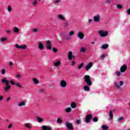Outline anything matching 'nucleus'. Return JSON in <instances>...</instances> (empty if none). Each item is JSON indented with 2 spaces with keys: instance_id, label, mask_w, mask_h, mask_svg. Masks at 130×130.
I'll return each mask as SVG.
<instances>
[{
  "instance_id": "nucleus-23",
  "label": "nucleus",
  "mask_w": 130,
  "mask_h": 130,
  "mask_svg": "<svg viewBox=\"0 0 130 130\" xmlns=\"http://www.w3.org/2000/svg\"><path fill=\"white\" fill-rule=\"evenodd\" d=\"M60 64V61L58 60L57 62H55L54 64V67H58Z\"/></svg>"
},
{
  "instance_id": "nucleus-11",
  "label": "nucleus",
  "mask_w": 130,
  "mask_h": 130,
  "mask_svg": "<svg viewBox=\"0 0 130 130\" xmlns=\"http://www.w3.org/2000/svg\"><path fill=\"white\" fill-rule=\"evenodd\" d=\"M62 38L63 39L69 40V39H70V37H69L68 34H66V32H62Z\"/></svg>"
},
{
  "instance_id": "nucleus-22",
  "label": "nucleus",
  "mask_w": 130,
  "mask_h": 130,
  "mask_svg": "<svg viewBox=\"0 0 130 130\" xmlns=\"http://www.w3.org/2000/svg\"><path fill=\"white\" fill-rule=\"evenodd\" d=\"M4 89L5 90V91H9V90H10V89H11V86L10 85H6V86L4 87Z\"/></svg>"
},
{
  "instance_id": "nucleus-45",
  "label": "nucleus",
  "mask_w": 130,
  "mask_h": 130,
  "mask_svg": "<svg viewBox=\"0 0 130 130\" xmlns=\"http://www.w3.org/2000/svg\"><path fill=\"white\" fill-rule=\"evenodd\" d=\"M53 52H57V49H56V48H53Z\"/></svg>"
},
{
  "instance_id": "nucleus-61",
  "label": "nucleus",
  "mask_w": 130,
  "mask_h": 130,
  "mask_svg": "<svg viewBox=\"0 0 130 130\" xmlns=\"http://www.w3.org/2000/svg\"><path fill=\"white\" fill-rule=\"evenodd\" d=\"M13 62L11 61L9 63V66H13Z\"/></svg>"
},
{
  "instance_id": "nucleus-62",
  "label": "nucleus",
  "mask_w": 130,
  "mask_h": 130,
  "mask_svg": "<svg viewBox=\"0 0 130 130\" xmlns=\"http://www.w3.org/2000/svg\"><path fill=\"white\" fill-rule=\"evenodd\" d=\"M10 99H11V98L9 96L7 99V101H10Z\"/></svg>"
},
{
  "instance_id": "nucleus-57",
  "label": "nucleus",
  "mask_w": 130,
  "mask_h": 130,
  "mask_svg": "<svg viewBox=\"0 0 130 130\" xmlns=\"http://www.w3.org/2000/svg\"><path fill=\"white\" fill-rule=\"evenodd\" d=\"M105 57V54H103L102 55V56L101 57V58H104Z\"/></svg>"
},
{
  "instance_id": "nucleus-53",
  "label": "nucleus",
  "mask_w": 130,
  "mask_h": 130,
  "mask_svg": "<svg viewBox=\"0 0 130 130\" xmlns=\"http://www.w3.org/2000/svg\"><path fill=\"white\" fill-rule=\"evenodd\" d=\"M64 26H69V23L66 21L64 23Z\"/></svg>"
},
{
  "instance_id": "nucleus-14",
  "label": "nucleus",
  "mask_w": 130,
  "mask_h": 130,
  "mask_svg": "<svg viewBox=\"0 0 130 130\" xmlns=\"http://www.w3.org/2000/svg\"><path fill=\"white\" fill-rule=\"evenodd\" d=\"M71 107L72 108L75 109L77 107V104L75 102H72L71 104Z\"/></svg>"
},
{
  "instance_id": "nucleus-4",
  "label": "nucleus",
  "mask_w": 130,
  "mask_h": 130,
  "mask_svg": "<svg viewBox=\"0 0 130 130\" xmlns=\"http://www.w3.org/2000/svg\"><path fill=\"white\" fill-rule=\"evenodd\" d=\"M91 119H92V115H87L86 117H85V122H86V123L90 122V121H91Z\"/></svg>"
},
{
  "instance_id": "nucleus-54",
  "label": "nucleus",
  "mask_w": 130,
  "mask_h": 130,
  "mask_svg": "<svg viewBox=\"0 0 130 130\" xmlns=\"http://www.w3.org/2000/svg\"><path fill=\"white\" fill-rule=\"evenodd\" d=\"M3 99H4V96L3 95L0 96V101H2Z\"/></svg>"
},
{
  "instance_id": "nucleus-28",
  "label": "nucleus",
  "mask_w": 130,
  "mask_h": 130,
  "mask_svg": "<svg viewBox=\"0 0 130 130\" xmlns=\"http://www.w3.org/2000/svg\"><path fill=\"white\" fill-rule=\"evenodd\" d=\"M109 115H110V117L111 119L113 118V113H112V111L111 110H110Z\"/></svg>"
},
{
  "instance_id": "nucleus-63",
  "label": "nucleus",
  "mask_w": 130,
  "mask_h": 130,
  "mask_svg": "<svg viewBox=\"0 0 130 130\" xmlns=\"http://www.w3.org/2000/svg\"><path fill=\"white\" fill-rule=\"evenodd\" d=\"M16 77H17V78H20V77H21V75H20V74H17V75H16Z\"/></svg>"
},
{
  "instance_id": "nucleus-40",
  "label": "nucleus",
  "mask_w": 130,
  "mask_h": 130,
  "mask_svg": "<svg viewBox=\"0 0 130 130\" xmlns=\"http://www.w3.org/2000/svg\"><path fill=\"white\" fill-rule=\"evenodd\" d=\"M7 39L6 38H2L1 40L2 42H4V41H6V40H7Z\"/></svg>"
},
{
  "instance_id": "nucleus-39",
  "label": "nucleus",
  "mask_w": 130,
  "mask_h": 130,
  "mask_svg": "<svg viewBox=\"0 0 130 130\" xmlns=\"http://www.w3.org/2000/svg\"><path fill=\"white\" fill-rule=\"evenodd\" d=\"M121 120H123V117L118 118V121H121Z\"/></svg>"
},
{
  "instance_id": "nucleus-48",
  "label": "nucleus",
  "mask_w": 130,
  "mask_h": 130,
  "mask_svg": "<svg viewBox=\"0 0 130 130\" xmlns=\"http://www.w3.org/2000/svg\"><path fill=\"white\" fill-rule=\"evenodd\" d=\"M115 86L118 88V89H120V86H119V84H115Z\"/></svg>"
},
{
  "instance_id": "nucleus-1",
  "label": "nucleus",
  "mask_w": 130,
  "mask_h": 130,
  "mask_svg": "<svg viewBox=\"0 0 130 130\" xmlns=\"http://www.w3.org/2000/svg\"><path fill=\"white\" fill-rule=\"evenodd\" d=\"M84 82L86 83L87 86H92V81H91V77L89 75H85L84 77Z\"/></svg>"
},
{
  "instance_id": "nucleus-13",
  "label": "nucleus",
  "mask_w": 130,
  "mask_h": 130,
  "mask_svg": "<svg viewBox=\"0 0 130 130\" xmlns=\"http://www.w3.org/2000/svg\"><path fill=\"white\" fill-rule=\"evenodd\" d=\"M73 56V52L70 51L68 53V59L69 60H72V56Z\"/></svg>"
},
{
  "instance_id": "nucleus-34",
  "label": "nucleus",
  "mask_w": 130,
  "mask_h": 130,
  "mask_svg": "<svg viewBox=\"0 0 130 130\" xmlns=\"http://www.w3.org/2000/svg\"><path fill=\"white\" fill-rule=\"evenodd\" d=\"M106 4H107V5H110L111 4V0H107Z\"/></svg>"
},
{
  "instance_id": "nucleus-9",
  "label": "nucleus",
  "mask_w": 130,
  "mask_h": 130,
  "mask_svg": "<svg viewBox=\"0 0 130 130\" xmlns=\"http://www.w3.org/2000/svg\"><path fill=\"white\" fill-rule=\"evenodd\" d=\"M60 86L62 88H66L67 87V81L64 80L61 81Z\"/></svg>"
},
{
  "instance_id": "nucleus-44",
  "label": "nucleus",
  "mask_w": 130,
  "mask_h": 130,
  "mask_svg": "<svg viewBox=\"0 0 130 130\" xmlns=\"http://www.w3.org/2000/svg\"><path fill=\"white\" fill-rule=\"evenodd\" d=\"M2 75H5V74H6V70L3 69L2 71Z\"/></svg>"
},
{
  "instance_id": "nucleus-35",
  "label": "nucleus",
  "mask_w": 130,
  "mask_h": 130,
  "mask_svg": "<svg viewBox=\"0 0 130 130\" xmlns=\"http://www.w3.org/2000/svg\"><path fill=\"white\" fill-rule=\"evenodd\" d=\"M57 123H61V122H62V121L61 120V119H60V118H58L57 120Z\"/></svg>"
},
{
  "instance_id": "nucleus-55",
  "label": "nucleus",
  "mask_w": 130,
  "mask_h": 130,
  "mask_svg": "<svg viewBox=\"0 0 130 130\" xmlns=\"http://www.w3.org/2000/svg\"><path fill=\"white\" fill-rule=\"evenodd\" d=\"M59 19H60V20H64V17H58Z\"/></svg>"
},
{
  "instance_id": "nucleus-46",
  "label": "nucleus",
  "mask_w": 130,
  "mask_h": 130,
  "mask_svg": "<svg viewBox=\"0 0 130 130\" xmlns=\"http://www.w3.org/2000/svg\"><path fill=\"white\" fill-rule=\"evenodd\" d=\"M76 123H77V124H81V121H80V120H77Z\"/></svg>"
},
{
  "instance_id": "nucleus-29",
  "label": "nucleus",
  "mask_w": 130,
  "mask_h": 130,
  "mask_svg": "<svg viewBox=\"0 0 130 130\" xmlns=\"http://www.w3.org/2000/svg\"><path fill=\"white\" fill-rule=\"evenodd\" d=\"M121 73H120V72H119V71H116V72H115V74H116V76H117V77H120V74H121Z\"/></svg>"
},
{
  "instance_id": "nucleus-27",
  "label": "nucleus",
  "mask_w": 130,
  "mask_h": 130,
  "mask_svg": "<svg viewBox=\"0 0 130 130\" xmlns=\"http://www.w3.org/2000/svg\"><path fill=\"white\" fill-rule=\"evenodd\" d=\"M66 111L67 112V113H70V112L72 111V108L71 107L68 108L66 109Z\"/></svg>"
},
{
  "instance_id": "nucleus-47",
  "label": "nucleus",
  "mask_w": 130,
  "mask_h": 130,
  "mask_svg": "<svg viewBox=\"0 0 130 130\" xmlns=\"http://www.w3.org/2000/svg\"><path fill=\"white\" fill-rule=\"evenodd\" d=\"M10 84H11V85H16V83H15V82H13V80H11V81H10Z\"/></svg>"
},
{
  "instance_id": "nucleus-32",
  "label": "nucleus",
  "mask_w": 130,
  "mask_h": 130,
  "mask_svg": "<svg viewBox=\"0 0 130 130\" xmlns=\"http://www.w3.org/2000/svg\"><path fill=\"white\" fill-rule=\"evenodd\" d=\"M84 66V63L82 62L80 66H78L79 70H81L82 67Z\"/></svg>"
},
{
  "instance_id": "nucleus-5",
  "label": "nucleus",
  "mask_w": 130,
  "mask_h": 130,
  "mask_svg": "<svg viewBox=\"0 0 130 130\" xmlns=\"http://www.w3.org/2000/svg\"><path fill=\"white\" fill-rule=\"evenodd\" d=\"M15 47H16V48H19L21 49H26V48H27V45H21L20 46H19L18 44H16L15 45Z\"/></svg>"
},
{
  "instance_id": "nucleus-30",
  "label": "nucleus",
  "mask_w": 130,
  "mask_h": 130,
  "mask_svg": "<svg viewBox=\"0 0 130 130\" xmlns=\"http://www.w3.org/2000/svg\"><path fill=\"white\" fill-rule=\"evenodd\" d=\"M93 121L94 122H97V121H98V117H94L93 119H92Z\"/></svg>"
},
{
  "instance_id": "nucleus-31",
  "label": "nucleus",
  "mask_w": 130,
  "mask_h": 130,
  "mask_svg": "<svg viewBox=\"0 0 130 130\" xmlns=\"http://www.w3.org/2000/svg\"><path fill=\"white\" fill-rule=\"evenodd\" d=\"M7 81L8 80H7V78H5L2 80V83H3V84H6V83H7Z\"/></svg>"
},
{
  "instance_id": "nucleus-64",
  "label": "nucleus",
  "mask_w": 130,
  "mask_h": 130,
  "mask_svg": "<svg viewBox=\"0 0 130 130\" xmlns=\"http://www.w3.org/2000/svg\"><path fill=\"white\" fill-rule=\"evenodd\" d=\"M58 17H63V15H61V14H59L58 15Z\"/></svg>"
},
{
  "instance_id": "nucleus-38",
  "label": "nucleus",
  "mask_w": 130,
  "mask_h": 130,
  "mask_svg": "<svg viewBox=\"0 0 130 130\" xmlns=\"http://www.w3.org/2000/svg\"><path fill=\"white\" fill-rule=\"evenodd\" d=\"M26 127H27V128H31V127L30 126V125L29 123H26L25 124Z\"/></svg>"
},
{
  "instance_id": "nucleus-16",
  "label": "nucleus",
  "mask_w": 130,
  "mask_h": 130,
  "mask_svg": "<svg viewBox=\"0 0 130 130\" xmlns=\"http://www.w3.org/2000/svg\"><path fill=\"white\" fill-rule=\"evenodd\" d=\"M102 128H103L104 130H108L109 127L106 125H103L102 126Z\"/></svg>"
},
{
  "instance_id": "nucleus-56",
  "label": "nucleus",
  "mask_w": 130,
  "mask_h": 130,
  "mask_svg": "<svg viewBox=\"0 0 130 130\" xmlns=\"http://www.w3.org/2000/svg\"><path fill=\"white\" fill-rule=\"evenodd\" d=\"M12 126H13V124H10L8 126V128H11V127H12Z\"/></svg>"
},
{
  "instance_id": "nucleus-43",
  "label": "nucleus",
  "mask_w": 130,
  "mask_h": 130,
  "mask_svg": "<svg viewBox=\"0 0 130 130\" xmlns=\"http://www.w3.org/2000/svg\"><path fill=\"white\" fill-rule=\"evenodd\" d=\"M61 2V0H56L55 1V4H59Z\"/></svg>"
},
{
  "instance_id": "nucleus-33",
  "label": "nucleus",
  "mask_w": 130,
  "mask_h": 130,
  "mask_svg": "<svg viewBox=\"0 0 130 130\" xmlns=\"http://www.w3.org/2000/svg\"><path fill=\"white\" fill-rule=\"evenodd\" d=\"M45 91V90L44 89V88H41L39 90V92H40V93H44Z\"/></svg>"
},
{
  "instance_id": "nucleus-12",
  "label": "nucleus",
  "mask_w": 130,
  "mask_h": 130,
  "mask_svg": "<svg viewBox=\"0 0 130 130\" xmlns=\"http://www.w3.org/2000/svg\"><path fill=\"white\" fill-rule=\"evenodd\" d=\"M42 128L43 130H51V126H47L45 125H43Z\"/></svg>"
},
{
  "instance_id": "nucleus-25",
  "label": "nucleus",
  "mask_w": 130,
  "mask_h": 130,
  "mask_svg": "<svg viewBox=\"0 0 130 130\" xmlns=\"http://www.w3.org/2000/svg\"><path fill=\"white\" fill-rule=\"evenodd\" d=\"M38 122H42L43 121V119L42 118H40L39 117H37Z\"/></svg>"
},
{
  "instance_id": "nucleus-17",
  "label": "nucleus",
  "mask_w": 130,
  "mask_h": 130,
  "mask_svg": "<svg viewBox=\"0 0 130 130\" xmlns=\"http://www.w3.org/2000/svg\"><path fill=\"white\" fill-rule=\"evenodd\" d=\"M108 46H109L108 44H106L102 45V49H107Z\"/></svg>"
},
{
  "instance_id": "nucleus-49",
  "label": "nucleus",
  "mask_w": 130,
  "mask_h": 130,
  "mask_svg": "<svg viewBox=\"0 0 130 130\" xmlns=\"http://www.w3.org/2000/svg\"><path fill=\"white\" fill-rule=\"evenodd\" d=\"M120 86H122L123 85V81H120L119 82Z\"/></svg>"
},
{
  "instance_id": "nucleus-10",
  "label": "nucleus",
  "mask_w": 130,
  "mask_h": 130,
  "mask_svg": "<svg viewBox=\"0 0 130 130\" xmlns=\"http://www.w3.org/2000/svg\"><path fill=\"white\" fill-rule=\"evenodd\" d=\"M92 67H93V63L90 62L87 66L85 67V69L87 71H89V70H90Z\"/></svg>"
},
{
  "instance_id": "nucleus-18",
  "label": "nucleus",
  "mask_w": 130,
  "mask_h": 130,
  "mask_svg": "<svg viewBox=\"0 0 130 130\" xmlns=\"http://www.w3.org/2000/svg\"><path fill=\"white\" fill-rule=\"evenodd\" d=\"M93 20L94 22H99L100 21V17H94Z\"/></svg>"
},
{
  "instance_id": "nucleus-19",
  "label": "nucleus",
  "mask_w": 130,
  "mask_h": 130,
  "mask_svg": "<svg viewBox=\"0 0 130 130\" xmlns=\"http://www.w3.org/2000/svg\"><path fill=\"white\" fill-rule=\"evenodd\" d=\"M84 91H90V87L88 85H85L83 87Z\"/></svg>"
},
{
  "instance_id": "nucleus-59",
  "label": "nucleus",
  "mask_w": 130,
  "mask_h": 130,
  "mask_svg": "<svg viewBox=\"0 0 130 130\" xmlns=\"http://www.w3.org/2000/svg\"><path fill=\"white\" fill-rule=\"evenodd\" d=\"M127 13L128 15H130V8L127 10Z\"/></svg>"
},
{
  "instance_id": "nucleus-51",
  "label": "nucleus",
  "mask_w": 130,
  "mask_h": 130,
  "mask_svg": "<svg viewBox=\"0 0 130 130\" xmlns=\"http://www.w3.org/2000/svg\"><path fill=\"white\" fill-rule=\"evenodd\" d=\"M6 86H10V82L9 81H7L6 82Z\"/></svg>"
},
{
  "instance_id": "nucleus-60",
  "label": "nucleus",
  "mask_w": 130,
  "mask_h": 130,
  "mask_svg": "<svg viewBox=\"0 0 130 130\" xmlns=\"http://www.w3.org/2000/svg\"><path fill=\"white\" fill-rule=\"evenodd\" d=\"M92 21H93V19H88L89 24H90V23H91V22H92Z\"/></svg>"
},
{
  "instance_id": "nucleus-36",
  "label": "nucleus",
  "mask_w": 130,
  "mask_h": 130,
  "mask_svg": "<svg viewBox=\"0 0 130 130\" xmlns=\"http://www.w3.org/2000/svg\"><path fill=\"white\" fill-rule=\"evenodd\" d=\"M8 12H12V7L10 6L8 7Z\"/></svg>"
},
{
  "instance_id": "nucleus-42",
  "label": "nucleus",
  "mask_w": 130,
  "mask_h": 130,
  "mask_svg": "<svg viewBox=\"0 0 130 130\" xmlns=\"http://www.w3.org/2000/svg\"><path fill=\"white\" fill-rule=\"evenodd\" d=\"M15 85L18 87V88H21L22 87V85L19 83H16Z\"/></svg>"
},
{
  "instance_id": "nucleus-41",
  "label": "nucleus",
  "mask_w": 130,
  "mask_h": 130,
  "mask_svg": "<svg viewBox=\"0 0 130 130\" xmlns=\"http://www.w3.org/2000/svg\"><path fill=\"white\" fill-rule=\"evenodd\" d=\"M74 33H75L74 31H71L69 34L70 36H73V35H74Z\"/></svg>"
},
{
  "instance_id": "nucleus-52",
  "label": "nucleus",
  "mask_w": 130,
  "mask_h": 130,
  "mask_svg": "<svg viewBox=\"0 0 130 130\" xmlns=\"http://www.w3.org/2000/svg\"><path fill=\"white\" fill-rule=\"evenodd\" d=\"M33 31L34 32H38V29L34 28Z\"/></svg>"
},
{
  "instance_id": "nucleus-7",
  "label": "nucleus",
  "mask_w": 130,
  "mask_h": 130,
  "mask_svg": "<svg viewBox=\"0 0 130 130\" xmlns=\"http://www.w3.org/2000/svg\"><path fill=\"white\" fill-rule=\"evenodd\" d=\"M52 45H51V42L50 41H47V45L46 47L47 49H49V50H51V46Z\"/></svg>"
},
{
  "instance_id": "nucleus-24",
  "label": "nucleus",
  "mask_w": 130,
  "mask_h": 130,
  "mask_svg": "<svg viewBox=\"0 0 130 130\" xmlns=\"http://www.w3.org/2000/svg\"><path fill=\"white\" fill-rule=\"evenodd\" d=\"M86 52V48L85 47H82L80 48V52H82V53H85Z\"/></svg>"
},
{
  "instance_id": "nucleus-6",
  "label": "nucleus",
  "mask_w": 130,
  "mask_h": 130,
  "mask_svg": "<svg viewBox=\"0 0 130 130\" xmlns=\"http://www.w3.org/2000/svg\"><path fill=\"white\" fill-rule=\"evenodd\" d=\"M126 70H127V66L124 64L120 68V71L121 73H124Z\"/></svg>"
},
{
  "instance_id": "nucleus-50",
  "label": "nucleus",
  "mask_w": 130,
  "mask_h": 130,
  "mask_svg": "<svg viewBox=\"0 0 130 130\" xmlns=\"http://www.w3.org/2000/svg\"><path fill=\"white\" fill-rule=\"evenodd\" d=\"M33 5L34 6H36V5H37V0H36L34 2Z\"/></svg>"
},
{
  "instance_id": "nucleus-15",
  "label": "nucleus",
  "mask_w": 130,
  "mask_h": 130,
  "mask_svg": "<svg viewBox=\"0 0 130 130\" xmlns=\"http://www.w3.org/2000/svg\"><path fill=\"white\" fill-rule=\"evenodd\" d=\"M39 49H40L41 50H42V49H43V48H44V46H43V44H42V43H40L39 44Z\"/></svg>"
},
{
  "instance_id": "nucleus-58",
  "label": "nucleus",
  "mask_w": 130,
  "mask_h": 130,
  "mask_svg": "<svg viewBox=\"0 0 130 130\" xmlns=\"http://www.w3.org/2000/svg\"><path fill=\"white\" fill-rule=\"evenodd\" d=\"M75 63H76V62H75V61H73L72 63L71 64V66H75Z\"/></svg>"
},
{
  "instance_id": "nucleus-8",
  "label": "nucleus",
  "mask_w": 130,
  "mask_h": 130,
  "mask_svg": "<svg viewBox=\"0 0 130 130\" xmlns=\"http://www.w3.org/2000/svg\"><path fill=\"white\" fill-rule=\"evenodd\" d=\"M77 37L80 38V39H84V37H85V35H84V33L82 32H78Z\"/></svg>"
},
{
  "instance_id": "nucleus-21",
  "label": "nucleus",
  "mask_w": 130,
  "mask_h": 130,
  "mask_svg": "<svg viewBox=\"0 0 130 130\" xmlns=\"http://www.w3.org/2000/svg\"><path fill=\"white\" fill-rule=\"evenodd\" d=\"M32 81H34V84H35L36 85H37V84L39 83L38 79L37 78H34L32 79Z\"/></svg>"
},
{
  "instance_id": "nucleus-3",
  "label": "nucleus",
  "mask_w": 130,
  "mask_h": 130,
  "mask_svg": "<svg viewBox=\"0 0 130 130\" xmlns=\"http://www.w3.org/2000/svg\"><path fill=\"white\" fill-rule=\"evenodd\" d=\"M67 127L68 128V129L70 130H73L74 129V126H73V123H69V122H66L65 123Z\"/></svg>"
},
{
  "instance_id": "nucleus-37",
  "label": "nucleus",
  "mask_w": 130,
  "mask_h": 130,
  "mask_svg": "<svg viewBox=\"0 0 130 130\" xmlns=\"http://www.w3.org/2000/svg\"><path fill=\"white\" fill-rule=\"evenodd\" d=\"M117 9H120L122 8V5L119 4V5H117Z\"/></svg>"
},
{
  "instance_id": "nucleus-20",
  "label": "nucleus",
  "mask_w": 130,
  "mask_h": 130,
  "mask_svg": "<svg viewBox=\"0 0 130 130\" xmlns=\"http://www.w3.org/2000/svg\"><path fill=\"white\" fill-rule=\"evenodd\" d=\"M13 31L14 33H19V28L17 27H14L13 28Z\"/></svg>"
},
{
  "instance_id": "nucleus-2",
  "label": "nucleus",
  "mask_w": 130,
  "mask_h": 130,
  "mask_svg": "<svg viewBox=\"0 0 130 130\" xmlns=\"http://www.w3.org/2000/svg\"><path fill=\"white\" fill-rule=\"evenodd\" d=\"M99 34L100 35L101 37H106V36L108 35V32H107V31L104 32L103 30H100Z\"/></svg>"
},
{
  "instance_id": "nucleus-26",
  "label": "nucleus",
  "mask_w": 130,
  "mask_h": 130,
  "mask_svg": "<svg viewBox=\"0 0 130 130\" xmlns=\"http://www.w3.org/2000/svg\"><path fill=\"white\" fill-rule=\"evenodd\" d=\"M25 105L26 104H25V101H23L19 103L18 106H24V105Z\"/></svg>"
}]
</instances>
